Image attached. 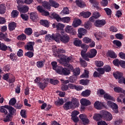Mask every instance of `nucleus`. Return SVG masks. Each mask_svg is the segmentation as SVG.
<instances>
[{"instance_id":"f257e3e1","label":"nucleus","mask_w":125,"mask_h":125,"mask_svg":"<svg viewBox=\"0 0 125 125\" xmlns=\"http://www.w3.org/2000/svg\"><path fill=\"white\" fill-rule=\"evenodd\" d=\"M45 40L47 42H50V41L59 42V34L58 33H57L56 34L53 33L52 35H46L45 36Z\"/></svg>"},{"instance_id":"f03ea898","label":"nucleus","mask_w":125,"mask_h":125,"mask_svg":"<svg viewBox=\"0 0 125 125\" xmlns=\"http://www.w3.org/2000/svg\"><path fill=\"white\" fill-rule=\"evenodd\" d=\"M102 115L103 119L105 121H112L113 120V115L109 112L105 110H102Z\"/></svg>"},{"instance_id":"7ed1b4c3","label":"nucleus","mask_w":125,"mask_h":125,"mask_svg":"<svg viewBox=\"0 0 125 125\" xmlns=\"http://www.w3.org/2000/svg\"><path fill=\"white\" fill-rule=\"evenodd\" d=\"M107 105L108 106V107H109V108L112 109L114 113L116 114H118L119 113V106L116 103L111 101H108L107 102Z\"/></svg>"},{"instance_id":"20e7f679","label":"nucleus","mask_w":125,"mask_h":125,"mask_svg":"<svg viewBox=\"0 0 125 125\" xmlns=\"http://www.w3.org/2000/svg\"><path fill=\"white\" fill-rule=\"evenodd\" d=\"M96 54H97V51H96V49H91L89 52H87V54H86V58H84L83 59L86 60V61H89V59H88V58H93V57L96 56Z\"/></svg>"},{"instance_id":"39448f33","label":"nucleus","mask_w":125,"mask_h":125,"mask_svg":"<svg viewBox=\"0 0 125 125\" xmlns=\"http://www.w3.org/2000/svg\"><path fill=\"white\" fill-rule=\"evenodd\" d=\"M59 35V41H57V42H63V43H67V42H69V41H70V37H69V35L66 34H63L62 36L59 33H58Z\"/></svg>"},{"instance_id":"423d86ee","label":"nucleus","mask_w":125,"mask_h":125,"mask_svg":"<svg viewBox=\"0 0 125 125\" xmlns=\"http://www.w3.org/2000/svg\"><path fill=\"white\" fill-rule=\"evenodd\" d=\"M57 72L60 75H63L64 76H68L70 74V70H68L67 68H64L59 66L57 69Z\"/></svg>"},{"instance_id":"0eeeda50","label":"nucleus","mask_w":125,"mask_h":125,"mask_svg":"<svg viewBox=\"0 0 125 125\" xmlns=\"http://www.w3.org/2000/svg\"><path fill=\"white\" fill-rule=\"evenodd\" d=\"M106 21L105 20H97L94 22V25L96 27H98L99 28H101L106 25Z\"/></svg>"},{"instance_id":"6e6552de","label":"nucleus","mask_w":125,"mask_h":125,"mask_svg":"<svg viewBox=\"0 0 125 125\" xmlns=\"http://www.w3.org/2000/svg\"><path fill=\"white\" fill-rule=\"evenodd\" d=\"M21 4H19L18 6H17V8L20 12L21 13H26V12H28L29 11V7L27 5H21Z\"/></svg>"},{"instance_id":"1a4fd4ad","label":"nucleus","mask_w":125,"mask_h":125,"mask_svg":"<svg viewBox=\"0 0 125 125\" xmlns=\"http://www.w3.org/2000/svg\"><path fill=\"white\" fill-rule=\"evenodd\" d=\"M83 50L81 51V56L83 59L86 58V51H87V48H88V45L85 44H83L81 47Z\"/></svg>"},{"instance_id":"9d476101","label":"nucleus","mask_w":125,"mask_h":125,"mask_svg":"<svg viewBox=\"0 0 125 125\" xmlns=\"http://www.w3.org/2000/svg\"><path fill=\"white\" fill-rule=\"evenodd\" d=\"M34 45H35V42H29L26 45H24V48L29 51H34Z\"/></svg>"},{"instance_id":"9b49d317","label":"nucleus","mask_w":125,"mask_h":125,"mask_svg":"<svg viewBox=\"0 0 125 125\" xmlns=\"http://www.w3.org/2000/svg\"><path fill=\"white\" fill-rule=\"evenodd\" d=\"M65 31L66 33L70 34V35H76V30L74 29V28L72 26L67 25L65 28Z\"/></svg>"},{"instance_id":"f8f14e48","label":"nucleus","mask_w":125,"mask_h":125,"mask_svg":"<svg viewBox=\"0 0 125 125\" xmlns=\"http://www.w3.org/2000/svg\"><path fill=\"white\" fill-rule=\"evenodd\" d=\"M71 108L75 109V108L79 107L80 106V103H79V101L76 98H73L72 99Z\"/></svg>"},{"instance_id":"ddd939ff","label":"nucleus","mask_w":125,"mask_h":125,"mask_svg":"<svg viewBox=\"0 0 125 125\" xmlns=\"http://www.w3.org/2000/svg\"><path fill=\"white\" fill-rule=\"evenodd\" d=\"M94 106L95 109H97V110H101L102 108L105 107V104H104V103L96 101L94 104Z\"/></svg>"},{"instance_id":"4468645a","label":"nucleus","mask_w":125,"mask_h":125,"mask_svg":"<svg viewBox=\"0 0 125 125\" xmlns=\"http://www.w3.org/2000/svg\"><path fill=\"white\" fill-rule=\"evenodd\" d=\"M30 19L33 21V22H37L39 19V16L38 15V13H37L36 12L30 13Z\"/></svg>"},{"instance_id":"2eb2a0df","label":"nucleus","mask_w":125,"mask_h":125,"mask_svg":"<svg viewBox=\"0 0 125 125\" xmlns=\"http://www.w3.org/2000/svg\"><path fill=\"white\" fill-rule=\"evenodd\" d=\"M86 34V29L80 27L78 29V38L82 39L83 36H84V34Z\"/></svg>"},{"instance_id":"dca6fc26","label":"nucleus","mask_w":125,"mask_h":125,"mask_svg":"<svg viewBox=\"0 0 125 125\" xmlns=\"http://www.w3.org/2000/svg\"><path fill=\"white\" fill-rule=\"evenodd\" d=\"M80 119L82 121L83 125H87L89 123V120L86 118V116L83 114H80L79 115Z\"/></svg>"},{"instance_id":"f3484780","label":"nucleus","mask_w":125,"mask_h":125,"mask_svg":"<svg viewBox=\"0 0 125 125\" xmlns=\"http://www.w3.org/2000/svg\"><path fill=\"white\" fill-rule=\"evenodd\" d=\"M49 17L52 18V19H55L57 21V22H60V21L61 20V17H60V16L59 15L56 14V13H52L50 16Z\"/></svg>"},{"instance_id":"a211bd4d","label":"nucleus","mask_w":125,"mask_h":125,"mask_svg":"<svg viewBox=\"0 0 125 125\" xmlns=\"http://www.w3.org/2000/svg\"><path fill=\"white\" fill-rule=\"evenodd\" d=\"M80 103L82 106H89L91 104L90 101L86 99H82Z\"/></svg>"},{"instance_id":"6ab92c4d","label":"nucleus","mask_w":125,"mask_h":125,"mask_svg":"<svg viewBox=\"0 0 125 125\" xmlns=\"http://www.w3.org/2000/svg\"><path fill=\"white\" fill-rule=\"evenodd\" d=\"M93 118L94 120H95V121H97V122H98V121H100L102 119H103V116L102 115V111H101L100 114H95Z\"/></svg>"},{"instance_id":"aec40b11","label":"nucleus","mask_w":125,"mask_h":125,"mask_svg":"<svg viewBox=\"0 0 125 125\" xmlns=\"http://www.w3.org/2000/svg\"><path fill=\"white\" fill-rule=\"evenodd\" d=\"M0 41L4 40L5 42H10L11 41V39L7 38V34H3L2 32H0Z\"/></svg>"},{"instance_id":"412c9836","label":"nucleus","mask_w":125,"mask_h":125,"mask_svg":"<svg viewBox=\"0 0 125 125\" xmlns=\"http://www.w3.org/2000/svg\"><path fill=\"white\" fill-rule=\"evenodd\" d=\"M8 48V50H9V51H11V52L12 51V50L11 49V48H10V47H7V46H6L3 43H2L1 45L0 46V49L1 50H2L3 51H6V50H7Z\"/></svg>"},{"instance_id":"4be33fe9","label":"nucleus","mask_w":125,"mask_h":125,"mask_svg":"<svg viewBox=\"0 0 125 125\" xmlns=\"http://www.w3.org/2000/svg\"><path fill=\"white\" fill-rule=\"evenodd\" d=\"M89 2L92 3L94 7H95L98 10H101V8L98 6V3L96 1V0H89Z\"/></svg>"},{"instance_id":"5701e85b","label":"nucleus","mask_w":125,"mask_h":125,"mask_svg":"<svg viewBox=\"0 0 125 125\" xmlns=\"http://www.w3.org/2000/svg\"><path fill=\"white\" fill-rule=\"evenodd\" d=\"M47 83L46 82H40L39 84L38 85V86L42 89V90H43L47 86Z\"/></svg>"},{"instance_id":"b1692460","label":"nucleus","mask_w":125,"mask_h":125,"mask_svg":"<svg viewBox=\"0 0 125 125\" xmlns=\"http://www.w3.org/2000/svg\"><path fill=\"white\" fill-rule=\"evenodd\" d=\"M73 43L75 46H78L79 47H80L82 45H83V42H82V41L80 40L79 39H75L73 42Z\"/></svg>"},{"instance_id":"393cba45","label":"nucleus","mask_w":125,"mask_h":125,"mask_svg":"<svg viewBox=\"0 0 125 125\" xmlns=\"http://www.w3.org/2000/svg\"><path fill=\"white\" fill-rule=\"evenodd\" d=\"M81 24L82 21L78 19L73 21L72 26L74 27V28H77V27H79V26H80Z\"/></svg>"},{"instance_id":"a878e982","label":"nucleus","mask_w":125,"mask_h":125,"mask_svg":"<svg viewBox=\"0 0 125 125\" xmlns=\"http://www.w3.org/2000/svg\"><path fill=\"white\" fill-rule=\"evenodd\" d=\"M72 104V102H67L63 105V109L66 110V111H68V110H70L71 108V105Z\"/></svg>"},{"instance_id":"bb28decb","label":"nucleus","mask_w":125,"mask_h":125,"mask_svg":"<svg viewBox=\"0 0 125 125\" xmlns=\"http://www.w3.org/2000/svg\"><path fill=\"white\" fill-rule=\"evenodd\" d=\"M123 73L119 71H117L113 73V76L116 80H118V79H122V78H123Z\"/></svg>"},{"instance_id":"cd10ccee","label":"nucleus","mask_w":125,"mask_h":125,"mask_svg":"<svg viewBox=\"0 0 125 125\" xmlns=\"http://www.w3.org/2000/svg\"><path fill=\"white\" fill-rule=\"evenodd\" d=\"M75 3H76V5L79 6V7H81V8L84 7V2L82 0H76Z\"/></svg>"},{"instance_id":"c85d7f7f","label":"nucleus","mask_w":125,"mask_h":125,"mask_svg":"<svg viewBox=\"0 0 125 125\" xmlns=\"http://www.w3.org/2000/svg\"><path fill=\"white\" fill-rule=\"evenodd\" d=\"M91 93V91H90V90L86 89L85 91H83L81 94L83 97H88Z\"/></svg>"},{"instance_id":"c756f323","label":"nucleus","mask_w":125,"mask_h":125,"mask_svg":"<svg viewBox=\"0 0 125 125\" xmlns=\"http://www.w3.org/2000/svg\"><path fill=\"white\" fill-rule=\"evenodd\" d=\"M6 11V7L4 4H0V14H4Z\"/></svg>"},{"instance_id":"7c9ffc66","label":"nucleus","mask_w":125,"mask_h":125,"mask_svg":"<svg viewBox=\"0 0 125 125\" xmlns=\"http://www.w3.org/2000/svg\"><path fill=\"white\" fill-rule=\"evenodd\" d=\"M114 90L115 92H117L118 93H124L125 94V90L120 87H115L114 88Z\"/></svg>"},{"instance_id":"2f4dec72","label":"nucleus","mask_w":125,"mask_h":125,"mask_svg":"<svg viewBox=\"0 0 125 125\" xmlns=\"http://www.w3.org/2000/svg\"><path fill=\"white\" fill-rule=\"evenodd\" d=\"M107 53L110 58L115 59V58H117V55H116V53L114 52V51H108Z\"/></svg>"},{"instance_id":"473e14b6","label":"nucleus","mask_w":125,"mask_h":125,"mask_svg":"<svg viewBox=\"0 0 125 125\" xmlns=\"http://www.w3.org/2000/svg\"><path fill=\"white\" fill-rule=\"evenodd\" d=\"M6 109H8L10 115H13L14 113L16 112L15 109L14 108L12 107V106H9V105H6L5 106Z\"/></svg>"},{"instance_id":"72a5a7b5","label":"nucleus","mask_w":125,"mask_h":125,"mask_svg":"<svg viewBox=\"0 0 125 125\" xmlns=\"http://www.w3.org/2000/svg\"><path fill=\"white\" fill-rule=\"evenodd\" d=\"M42 5L43 7L46 8V9H50V3L47 1H44L42 2Z\"/></svg>"},{"instance_id":"f704fd0d","label":"nucleus","mask_w":125,"mask_h":125,"mask_svg":"<svg viewBox=\"0 0 125 125\" xmlns=\"http://www.w3.org/2000/svg\"><path fill=\"white\" fill-rule=\"evenodd\" d=\"M49 2L50 4L53 7H55V8H57V7H59V4L57 3L56 1L53 0H50Z\"/></svg>"},{"instance_id":"c9c22d12","label":"nucleus","mask_w":125,"mask_h":125,"mask_svg":"<svg viewBox=\"0 0 125 125\" xmlns=\"http://www.w3.org/2000/svg\"><path fill=\"white\" fill-rule=\"evenodd\" d=\"M64 104V100L62 98L57 100L55 102V105L56 106H62Z\"/></svg>"},{"instance_id":"e433bc0d","label":"nucleus","mask_w":125,"mask_h":125,"mask_svg":"<svg viewBox=\"0 0 125 125\" xmlns=\"http://www.w3.org/2000/svg\"><path fill=\"white\" fill-rule=\"evenodd\" d=\"M40 23L41 24V25H42V26H44V27H49V22H48V21L47 20H41Z\"/></svg>"},{"instance_id":"4c0bfd02","label":"nucleus","mask_w":125,"mask_h":125,"mask_svg":"<svg viewBox=\"0 0 125 125\" xmlns=\"http://www.w3.org/2000/svg\"><path fill=\"white\" fill-rule=\"evenodd\" d=\"M9 30L10 31H13V30H15V28L16 27V23L14 22H11L8 24Z\"/></svg>"},{"instance_id":"58836bf2","label":"nucleus","mask_w":125,"mask_h":125,"mask_svg":"<svg viewBox=\"0 0 125 125\" xmlns=\"http://www.w3.org/2000/svg\"><path fill=\"white\" fill-rule=\"evenodd\" d=\"M81 16H83L84 18H88L90 15H91V13L90 12H83L81 13Z\"/></svg>"},{"instance_id":"ea45409f","label":"nucleus","mask_w":125,"mask_h":125,"mask_svg":"<svg viewBox=\"0 0 125 125\" xmlns=\"http://www.w3.org/2000/svg\"><path fill=\"white\" fill-rule=\"evenodd\" d=\"M24 33L28 36H31L33 34V29L30 27L26 28L24 30Z\"/></svg>"},{"instance_id":"a19ab883","label":"nucleus","mask_w":125,"mask_h":125,"mask_svg":"<svg viewBox=\"0 0 125 125\" xmlns=\"http://www.w3.org/2000/svg\"><path fill=\"white\" fill-rule=\"evenodd\" d=\"M72 72L73 76H75V77H77V76H79V75L81 74V70L79 68H76Z\"/></svg>"},{"instance_id":"79ce46f5","label":"nucleus","mask_w":125,"mask_h":125,"mask_svg":"<svg viewBox=\"0 0 125 125\" xmlns=\"http://www.w3.org/2000/svg\"><path fill=\"white\" fill-rule=\"evenodd\" d=\"M104 98L105 99H107L108 100H111V101H115V98L114 97L111 96V95L108 94H104Z\"/></svg>"},{"instance_id":"37998d69","label":"nucleus","mask_w":125,"mask_h":125,"mask_svg":"<svg viewBox=\"0 0 125 125\" xmlns=\"http://www.w3.org/2000/svg\"><path fill=\"white\" fill-rule=\"evenodd\" d=\"M60 21H62L63 23H68L70 21H71V18L69 17L61 18Z\"/></svg>"},{"instance_id":"c03bdc74","label":"nucleus","mask_w":125,"mask_h":125,"mask_svg":"<svg viewBox=\"0 0 125 125\" xmlns=\"http://www.w3.org/2000/svg\"><path fill=\"white\" fill-rule=\"evenodd\" d=\"M17 39L19 41H25V40L27 39V36L26 35L22 34L21 35L18 36Z\"/></svg>"},{"instance_id":"a18cd8bd","label":"nucleus","mask_w":125,"mask_h":125,"mask_svg":"<svg viewBox=\"0 0 125 125\" xmlns=\"http://www.w3.org/2000/svg\"><path fill=\"white\" fill-rule=\"evenodd\" d=\"M64 27H65V25L60 23H58L56 25V28H57V30H60V31H63Z\"/></svg>"},{"instance_id":"49530a36","label":"nucleus","mask_w":125,"mask_h":125,"mask_svg":"<svg viewBox=\"0 0 125 125\" xmlns=\"http://www.w3.org/2000/svg\"><path fill=\"white\" fill-rule=\"evenodd\" d=\"M84 26L85 29L89 30L91 26H92V23L90 21H87L85 22Z\"/></svg>"},{"instance_id":"de8ad7c7","label":"nucleus","mask_w":125,"mask_h":125,"mask_svg":"<svg viewBox=\"0 0 125 125\" xmlns=\"http://www.w3.org/2000/svg\"><path fill=\"white\" fill-rule=\"evenodd\" d=\"M80 84H82V85H87L88 83H89V80H83L82 79L80 81Z\"/></svg>"},{"instance_id":"09e8293b","label":"nucleus","mask_w":125,"mask_h":125,"mask_svg":"<svg viewBox=\"0 0 125 125\" xmlns=\"http://www.w3.org/2000/svg\"><path fill=\"white\" fill-rule=\"evenodd\" d=\"M104 72L106 73H109V72H111L112 71V68L109 65H105L104 66Z\"/></svg>"},{"instance_id":"8fccbe9b","label":"nucleus","mask_w":125,"mask_h":125,"mask_svg":"<svg viewBox=\"0 0 125 125\" xmlns=\"http://www.w3.org/2000/svg\"><path fill=\"white\" fill-rule=\"evenodd\" d=\"M104 10L108 16H111V15H112V10H111V9L109 8H105L104 9Z\"/></svg>"},{"instance_id":"3c124183","label":"nucleus","mask_w":125,"mask_h":125,"mask_svg":"<svg viewBox=\"0 0 125 125\" xmlns=\"http://www.w3.org/2000/svg\"><path fill=\"white\" fill-rule=\"evenodd\" d=\"M50 83L54 85H56V84H58V83H59V81L56 79H50Z\"/></svg>"},{"instance_id":"603ef678","label":"nucleus","mask_w":125,"mask_h":125,"mask_svg":"<svg viewBox=\"0 0 125 125\" xmlns=\"http://www.w3.org/2000/svg\"><path fill=\"white\" fill-rule=\"evenodd\" d=\"M61 89L62 91H67L69 89V86L66 84H62L61 86Z\"/></svg>"},{"instance_id":"864d4df0","label":"nucleus","mask_w":125,"mask_h":125,"mask_svg":"<svg viewBox=\"0 0 125 125\" xmlns=\"http://www.w3.org/2000/svg\"><path fill=\"white\" fill-rule=\"evenodd\" d=\"M12 118V116H11V114H8L6 117L4 118L3 121L5 123H7V122H10V121H11Z\"/></svg>"},{"instance_id":"5fc2aeb1","label":"nucleus","mask_w":125,"mask_h":125,"mask_svg":"<svg viewBox=\"0 0 125 125\" xmlns=\"http://www.w3.org/2000/svg\"><path fill=\"white\" fill-rule=\"evenodd\" d=\"M95 36L96 37L97 40H99V39L101 38H103L104 36V33L102 32H99L97 35L95 34Z\"/></svg>"},{"instance_id":"6e6d98bb","label":"nucleus","mask_w":125,"mask_h":125,"mask_svg":"<svg viewBox=\"0 0 125 125\" xmlns=\"http://www.w3.org/2000/svg\"><path fill=\"white\" fill-rule=\"evenodd\" d=\"M83 42L85 43H90L92 42V40L88 37H84L83 39Z\"/></svg>"},{"instance_id":"4d7b16f0","label":"nucleus","mask_w":125,"mask_h":125,"mask_svg":"<svg viewBox=\"0 0 125 125\" xmlns=\"http://www.w3.org/2000/svg\"><path fill=\"white\" fill-rule=\"evenodd\" d=\"M5 106H1L0 107V112L1 113H4V114H5V115L7 114V110H6V109H5V106Z\"/></svg>"},{"instance_id":"13d9d810","label":"nucleus","mask_w":125,"mask_h":125,"mask_svg":"<svg viewBox=\"0 0 125 125\" xmlns=\"http://www.w3.org/2000/svg\"><path fill=\"white\" fill-rule=\"evenodd\" d=\"M25 56L32 58L34 56V53L32 51H28L25 53Z\"/></svg>"},{"instance_id":"bf43d9fd","label":"nucleus","mask_w":125,"mask_h":125,"mask_svg":"<svg viewBox=\"0 0 125 125\" xmlns=\"http://www.w3.org/2000/svg\"><path fill=\"white\" fill-rule=\"evenodd\" d=\"M89 74V71H87L86 70H85L84 74H82L80 77H81V78H88Z\"/></svg>"},{"instance_id":"052dcab7","label":"nucleus","mask_w":125,"mask_h":125,"mask_svg":"<svg viewBox=\"0 0 125 125\" xmlns=\"http://www.w3.org/2000/svg\"><path fill=\"white\" fill-rule=\"evenodd\" d=\"M115 37L117 40H124V35L121 33H117L115 35Z\"/></svg>"},{"instance_id":"680f3d73","label":"nucleus","mask_w":125,"mask_h":125,"mask_svg":"<svg viewBox=\"0 0 125 125\" xmlns=\"http://www.w3.org/2000/svg\"><path fill=\"white\" fill-rule=\"evenodd\" d=\"M95 63H96L97 67H103V66H104V62H103L100 61H97L95 62Z\"/></svg>"},{"instance_id":"e2e57ef3","label":"nucleus","mask_w":125,"mask_h":125,"mask_svg":"<svg viewBox=\"0 0 125 125\" xmlns=\"http://www.w3.org/2000/svg\"><path fill=\"white\" fill-rule=\"evenodd\" d=\"M16 103V99H15V98H12L9 101V105H11V106H14Z\"/></svg>"},{"instance_id":"0e129e2a","label":"nucleus","mask_w":125,"mask_h":125,"mask_svg":"<svg viewBox=\"0 0 125 125\" xmlns=\"http://www.w3.org/2000/svg\"><path fill=\"white\" fill-rule=\"evenodd\" d=\"M113 63L115 66H119L121 65V61H119V59H115L113 61Z\"/></svg>"},{"instance_id":"69168bd1","label":"nucleus","mask_w":125,"mask_h":125,"mask_svg":"<svg viewBox=\"0 0 125 125\" xmlns=\"http://www.w3.org/2000/svg\"><path fill=\"white\" fill-rule=\"evenodd\" d=\"M51 64L52 66L53 69L55 70H57V67H58V65H57V62H52Z\"/></svg>"},{"instance_id":"338daca9","label":"nucleus","mask_w":125,"mask_h":125,"mask_svg":"<svg viewBox=\"0 0 125 125\" xmlns=\"http://www.w3.org/2000/svg\"><path fill=\"white\" fill-rule=\"evenodd\" d=\"M113 42L114 44H116V45H117V46H118V47H121V46L122 45V42L119 40H114L113 41Z\"/></svg>"},{"instance_id":"774afa93","label":"nucleus","mask_w":125,"mask_h":125,"mask_svg":"<svg viewBox=\"0 0 125 125\" xmlns=\"http://www.w3.org/2000/svg\"><path fill=\"white\" fill-rule=\"evenodd\" d=\"M62 12L63 13V14H70V11L69 10V8H68V7L63 8Z\"/></svg>"}]
</instances>
